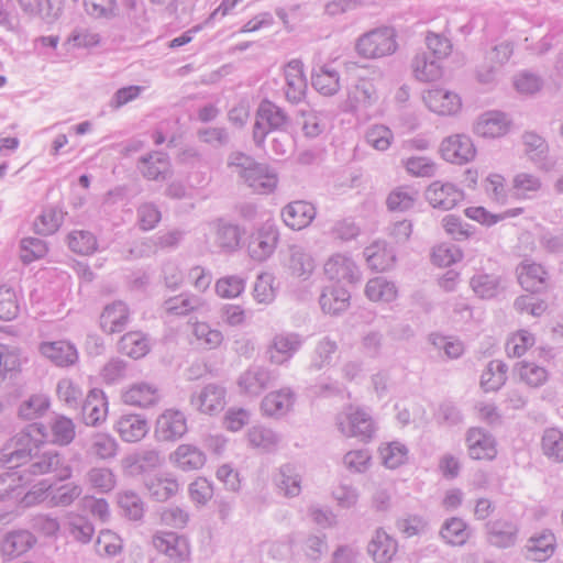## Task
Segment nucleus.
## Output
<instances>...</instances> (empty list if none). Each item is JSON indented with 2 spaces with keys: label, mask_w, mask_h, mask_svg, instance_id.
<instances>
[{
  "label": "nucleus",
  "mask_w": 563,
  "mask_h": 563,
  "mask_svg": "<svg viewBox=\"0 0 563 563\" xmlns=\"http://www.w3.org/2000/svg\"><path fill=\"white\" fill-rule=\"evenodd\" d=\"M48 473H54L56 479L63 482L71 477L73 468L56 450L42 451L38 446L19 470L0 476V499L19 498L22 492L16 482L30 484L34 477Z\"/></svg>",
  "instance_id": "obj_1"
},
{
  "label": "nucleus",
  "mask_w": 563,
  "mask_h": 563,
  "mask_svg": "<svg viewBox=\"0 0 563 563\" xmlns=\"http://www.w3.org/2000/svg\"><path fill=\"white\" fill-rule=\"evenodd\" d=\"M396 37L397 32L394 27H376L358 36L355 42V51L366 59L389 56L398 48Z\"/></svg>",
  "instance_id": "obj_2"
},
{
  "label": "nucleus",
  "mask_w": 563,
  "mask_h": 563,
  "mask_svg": "<svg viewBox=\"0 0 563 563\" xmlns=\"http://www.w3.org/2000/svg\"><path fill=\"white\" fill-rule=\"evenodd\" d=\"M43 424L30 426L26 430L16 433L10 439L0 452V463L5 466L9 472L19 470L22 464L31 456V454L40 446L36 440L32 438L31 431L36 430L44 435Z\"/></svg>",
  "instance_id": "obj_3"
},
{
  "label": "nucleus",
  "mask_w": 563,
  "mask_h": 563,
  "mask_svg": "<svg viewBox=\"0 0 563 563\" xmlns=\"http://www.w3.org/2000/svg\"><path fill=\"white\" fill-rule=\"evenodd\" d=\"M288 124L289 117L283 108L268 99L262 100L253 125L254 144L262 148L271 131H284Z\"/></svg>",
  "instance_id": "obj_4"
},
{
  "label": "nucleus",
  "mask_w": 563,
  "mask_h": 563,
  "mask_svg": "<svg viewBox=\"0 0 563 563\" xmlns=\"http://www.w3.org/2000/svg\"><path fill=\"white\" fill-rule=\"evenodd\" d=\"M153 547L173 563H187L190 547L186 537L173 531H158L152 537Z\"/></svg>",
  "instance_id": "obj_5"
},
{
  "label": "nucleus",
  "mask_w": 563,
  "mask_h": 563,
  "mask_svg": "<svg viewBox=\"0 0 563 563\" xmlns=\"http://www.w3.org/2000/svg\"><path fill=\"white\" fill-rule=\"evenodd\" d=\"M324 274L331 280L345 284H355L360 280L361 273L355 262L345 254H334L324 263Z\"/></svg>",
  "instance_id": "obj_6"
},
{
  "label": "nucleus",
  "mask_w": 563,
  "mask_h": 563,
  "mask_svg": "<svg viewBox=\"0 0 563 563\" xmlns=\"http://www.w3.org/2000/svg\"><path fill=\"white\" fill-rule=\"evenodd\" d=\"M284 92L287 101L299 103L306 98L308 84L303 74V64L299 59H291L284 68Z\"/></svg>",
  "instance_id": "obj_7"
},
{
  "label": "nucleus",
  "mask_w": 563,
  "mask_h": 563,
  "mask_svg": "<svg viewBox=\"0 0 563 563\" xmlns=\"http://www.w3.org/2000/svg\"><path fill=\"white\" fill-rule=\"evenodd\" d=\"M442 157L453 164H465L475 157L476 150L470 136L455 134L441 143Z\"/></svg>",
  "instance_id": "obj_8"
},
{
  "label": "nucleus",
  "mask_w": 563,
  "mask_h": 563,
  "mask_svg": "<svg viewBox=\"0 0 563 563\" xmlns=\"http://www.w3.org/2000/svg\"><path fill=\"white\" fill-rule=\"evenodd\" d=\"M284 265L291 276L307 280L316 268V261L306 246L292 244L288 246Z\"/></svg>",
  "instance_id": "obj_9"
},
{
  "label": "nucleus",
  "mask_w": 563,
  "mask_h": 563,
  "mask_svg": "<svg viewBox=\"0 0 563 563\" xmlns=\"http://www.w3.org/2000/svg\"><path fill=\"white\" fill-rule=\"evenodd\" d=\"M487 541L498 549H508L517 543L519 526L510 519H496L486 523Z\"/></svg>",
  "instance_id": "obj_10"
},
{
  "label": "nucleus",
  "mask_w": 563,
  "mask_h": 563,
  "mask_svg": "<svg viewBox=\"0 0 563 563\" xmlns=\"http://www.w3.org/2000/svg\"><path fill=\"white\" fill-rule=\"evenodd\" d=\"M426 199L433 208L450 210L464 199V192L451 183L433 181L426 190Z\"/></svg>",
  "instance_id": "obj_11"
},
{
  "label": "nucleus",
  "mask_w": 563,
  "mask_h": 563,
  "mask_svg": "<svg viewBox=\"0 0 563 563\" xmlns=\"http://www.w3.org/2000/svg\"><path fill=\"white\" fill-rule=\"evenodd\" d=\"M187 430L186 417L179 410L168 409L157 418L155 433L159 440H178Z\"/></svg>",
  "instance_id": "obj_12"
},
{
  "label": "nucleus",
  "mask_w": 563,
  "mask_h": 563,
  "mask_svg": "<svg viewBox=\"0 0 563 563\" xmlns=\"http://www.w3.org/2000/svg\"><path fill=\"white\" fill-rule=\"evenodd\" d=\"M347 422L338 421L339 430L346 437L360 438L363 441L372 439L375 432L374 421L368 412L357 408L346 415Z\"/></svg>",
  "instance_id": "obj_13"
},
{
  "label": "nucleus",
  "mask_w": 563,
  "mask_h": 563,
  "mask_svg": "<svg viewBox=\"0 0 563 563\" xmlns=\"http://www.w3.org/2000/svg\"><path fill=\"white\" fill-rule=\"evenodd\" d=\"M468 455L473 460H493L497 454L494 437L482 428H471L466 434Z\"/></svg>",
  "instance_id": "obj_14"
},
{
  "label": "nucleus",
  "mask_w": 563,
  "mask_h": 563,
  "mask_svg": "<svg viewBox=\"0 0 563 563\" xmlns=\"http://www.w3.org/2000/svg\"><path fill=\"white\" fill-rule=\"evenodd\" d=\"M302 473L295 463H285L279 466L274 475V484L278 494L287 498H294L301 493Z\"/></svg>",
  "instance_id": "obj_15"
},
{
  "label": "nucleus",
  "mask_w": 563,
  "mask_h": 563,
  "mask_svg": "<svg viewBox=\"0 0 563 563\" xmlns=\"http://www.w3.org/2000/svg\"><path fill=\"white\" fill-rule=\"evenodd\" d=\"M38 351L44 357L59 367L71 366L78 361V351L69 341L42 342Z\"/></svg>",
  "instance_id": "obj_16"
},
{
  "label": "nucleus",
  "mask_w": 563,
  "mask_h": 563,
  "mask_svg": "<svg viewBox=\"0 0 563 563\" xmlns=\"http://www.w3.org/2000/svg\"><path fill=\"white\" fill-rule=\"evenodd\" d=\"M316 214L314 206L303 200L291 201L282 209L284 223L292 230L307 228L316 218Z\"/></svg>",
  "instance_id": "obj_17"
},
{
  "label": "nucleus",
  "mask_w": 563,
  "mask_h": 563,
  "mask_svg": "<svg viewBox=\"0 0 563 563\" xmlns=\"http://www.w3.org/2000/svg\"><path fill=\"white\" fill-rule=\"evenodd\" d=\"M108 401L102 389H89L81 404L82 420L86 426L97 427L106 420Z\"/></svg>",
  "instance_id": "obj_18"
},
{
  "label": "nucleus",
  "mask_w": 563,
  "mask_h": 563,
  "mask_svg": "<svg viewBox=\"0 0 563 563\" xmlns=\"http://www.w3.org/2000/svg\"><path fill=\"white\" fill-rule=\"evenodd\" d=\"M137 168L148 180H165L170 174V162L166 153L151 152L140 157Z\"/></svg>",
  "instance_id": "obj_19"
},
{
  "label": "nucleus",
  "mask_w": 563,
  "mask_h": 563,
  "mask_svg": "<svg viewBox=\"0 0 563 563\" xmlns=\"http://www.w3.org/2000/svg\"><path fill=\"white\" fill-rule=\"evenodd\" d=\"M207 308V302L201 297L190 292H181L166 299L163 303L164 311L175 317H187Z\"/></svg>",
  "instance_id": "obj_20"
},
{
  "label": "nucleus",
  "mask_w": 563,
  "mask_h": 563,
  "mask_svg": "<svg viewBox=\"0 0 563 563\" xmlns=\"http://www.w3.org/2000/svg\"><path fill=\"white\" fill-rule=\"evenodd\" d=\"M423 101L432 112L441 115L454 114L461 108V98L459 95L442 88L427 91L423 96Z\"/></svg>",
  "instance_id": "obj_21"
},
{
  "label": "nucleus",
  "mask_w": 563,
  "mask_h": 563,
  "mask_svg": "<svg viewBox=\"0 0 563 563\" xmlns=\"http://www.w3.org/2000/svg\"><path fill=\"white\" fill-rule=\"evenodd\" d=\"M130 310L123 301L107 305L100 316L101 329L111 334L122 332L129 322Z\"/></svg>",
  "instance_id": "obj_22"
},
{
  "label": "nucleus",
  "mask_w": 563,
  "mask_h": 563,
  "mask_svg": "<svg viewBox=\"0 0 563 563\" xmlns=\"http://www.w3.org/2000/svg\"><path fill=\"white\" fill-rule=\"evenodd\" d=\"M278 243V232L272 225L261 229L249 244L250 256L263 262L267 260L275 251Z\"/></svg>",
  "instance_id": "obj_23"
},
{
  "label": "nucleus",
  "mask_w": 563,
  "mask_h": 563,
  "mask_svg": "<svg viewBox=\"0 0 563 563\" xmlns=\"http://www.w3.org/2000/svg\"><path fill=\"white\" fill-rule=\"evenodd\" d=\"M301 336L297 333H280L274 336L269 346V360L275 364L288 361L301 346Z\"/></svg>",
  "instance_id": "obj_24"
},
{
  "label": "nucleus",
  "mask_w": 563,
  "mask_h": 563,
  "mask_svg": "<svg viewBox=\"0 0 563 563\" xmlns=\"http://www.w3.org/2000/svg\"><path fill=\"white\" fill-rule=\"evenodd\" d=\"M351 295L341 285H331L323 288L319 302L323 312L329 314H340L350 306Z\"/></svg>",
  "instance_id": "obj_25"
},
{
  "label": "nucleus",
  "mask_w": 563,
  "mask_h": 563,
  "mask_svg": "<svg viewBox=\"0 0 563 563\" xmlns=\"http://www.w3.org/2000/svg\"><path fill=\"white\" fill-rule=\"evenodd\" d=\"M169 459L176 467L184 472L200 470L207 461L205 452L192 444H180Z\"/></svg>",
  "instance_id": "obj_26"
},
{
  "label": "nucleus",
  "mask_w": 563,
  "mask_h": 563,
  "mask_svg": "<svg viewBox=\"0 0 563 563\" xmlns=\"http://www.w3.org/2000/svg\"><path fill=\"white\" fill-rule=\"evenodd\" d=\"M190 404L202 413L217 415L225 407V389H199L190 397Z\"/></svg>",
  "instance_id": "obj_27"
},
{
  "label": "nucleus",
  "mask_w": 563,
  "mask_h": 563,
  "mask_svg": "<svg viewBox=\"0 0 563 563\" xmlns=\"http://www.w3.org/2000/svg\"><path fill=\"white\" fill-rule=\"evenodd\" d=\"M214 231V243L223 253H233L240 247L243 230L231 222L222 219L217 220Z\"/></svg>",
  "instance_id": "obj_28"
},
{
  "label": "nucleus",
  "mask_w": 563,
  "mask_h": 563,
  "mask_svg": "<svg viewBox=\"0 0 563 563\" xmlns=\"http://www.w3.org/2000/svg\"><path fill=\"white\" fill-rule=\"evenodd\" d=\"M548 273L544 267L528 260L518 267V280L522 288L530 292H538L545 288Z\"/></svg>",
  "instance_id": "obj_29"
},
{
  "label": "nucleus",
  "mask_w": 563,
  "mask_h": 563,
  "mask_svg": "<svg viewBox=\"0 0 563 563\" xmlns=\"http://www.w3.org/2000/svg\"><path fill=\"white\" fill-rule=\"evenodd\" d=\"M294 400L291 389H275L263 398L261 409L265 416L279 418L290 410Z\"/></svg>",
  "instance_id": "obj_30"
},
{
  "label": "nucleus",
  "mask_w": 563,
  "mask_h": 563,
  "mask_svg": "<svg viewBox=\"0 0 563 563\" xmlns=\"http://www.w3.org/2000/svg\"><path fill=\"white\" fill-rule=\"evenodd\" d=\"M555 545L556 539L552 531L543 530L529 538L526 545L527 558L536 562H544L553 555Z\"/></svg>",
  "instance_id": "obj_31"
},
{
  "label": "nucleus",
  "mask_w": 563,
  "mask_h": 563,
  "mask_svg": "<svg viewBox=\"0 0 563 563\" xmlns=\"http://www.w3.org/2000/svg\"><path fill=\"white\" fill-rule=\"evenodd\" d=\"M147 420L139 415H124L117 424L115 430L124 442L141 441L148 432Z\"/></svg>",
  "instance_id": "obj_32"
},
{
  "label": "nucleus",
  "mask_w": 563,
  "mask_h": 563,
  "mask_svg": "<svg viewBox=\"0 0 563 563\" xmlns=\"http://www.w3.org/2000/svg\"><path fill=\"white\" fill-rule=\"evenodd\" d=\"M397 549V541L382 529L375 532L367 547L368 553L376 563H389L396 555Z\"/></svg>",
  "instance_id": "obj_33"
},
{
  "label": "nucleus",
  "mask_w": 563,
  "mask_h": 563,
  "mask_svg": "<svg viewBox=\"0 0 563 563\" xmlns=\"http://www.w3.org/2000/svg\"><path fill=\"white\" fill-rule=\"evenodd\" d=\"M252 169L254 170H251L242 183L247 185L253 191L269 194L276 188L278 183L277 175L267 165L257 162V167H252Z\"/></svg>",
  "instance_id": "obj_34"
},
{
  "label": "nucleus",
  "mask_w": 563,
  "mask_h": 563,
  "mask_svg": "<svg viewBox=\"0 0 563 563\" xmlns=\"http://www.w3.org/2000/svg\"><path fill=\"white\" fill-rule=\"evenodd\" d=\"M508 128L509 121L505 113L489 111L478 118L475 132L484 137H499L507 133Z\"/></svg>",
  "instance_id": "obj_35"
},
{
  "label": "nucleus",
  "mask_w": 563,
  "mask_h": 563,
  "mask_svg": "<svg viewBox=\"0 0 563 563\" xmlns=\"http://www.w3.org/2000/svg\"><path fill=\"white\" fill-rule=\"evenodd\" d=\"M311 85L323 96H334L340 90V75L330 65H322L312 70Z\"/></svg>",
  "instance_id": "obj_36"
},
{
  "label": "nucleus",
  "mask_w": 563,
  "mask_h": 563,
  "mask_svg": "<svg viewBox=\"0 0 563 563\" xmlns=\"http://www.w3.org/2000/svg\"><path fill=\"white\" fill-rule=\"evenodd\" d=\"M35 542V537L27 530L11 531L4 537L2 553L9 558H15L27 552Z\"/></svg>",
  "instance_id": "obj_37"
},
{
  "label": "nucleus",
  "mask_w": 563,
  "mask_h": 563,
  "mask_svg": "<svg viewBox=\"0 0 563 563\" xmlns=\"http://www.w3.org/2000/svg\"><path fill=\"white\" fill-rule=\"evenodd\" d=\"M364 256L368 266L377 272L391 268L396 261L394 251L380 242H375L365 247Z\"/></svg>",
  "instance_id": "obj_38"
},
{
  "label": "nucleus",
  "mask_w": 563,
  "mask_h": 563,
  "mask_svg": "<svg viewBox=\"0 0 563 563\" xmlns=\"http://www.w3.org/2000/svg\"><path fill=\"white\" fill-rule=\"evenodd\" d=\"M125 465L133 474H143L158 467L163 459L158 451L154 449H145L130 454L124 460Z\"/></svg>",
  "instance_id": "obj_39"
},
{
  "label": "nucleus",
  "mask_w": 563,
  "mask_h": 563,
  "mask_svg": "<svg viewBox=\"0 0 563 563\" xmlns=\"http://www.w3.org/2000/svg\"><path fill=\"white\" fill-rule=\"evenodd\" d=\"M377 100L374 84L369 80H358L349 91L347 102L353 110H363L373 106Z\"/></svg>",
  "instance_id": "obj_40"
},
{
  "label": "nucleus",
  "mask_w": 563,
  "mask_h": 563,
  "mask_svg": "<svg viewBox=\"0 0 563 563\" xmlns=\"http://www.w3.org/2000/svg\"><path fill=\"white\" fill-rule=\"evenodd\" d=\"M440 537L452 547H461L470 539L471 530L462 518L452 517L442 525Z\"/></svg>",
  "instance_id": "obj_41"
},
{
  "label": "nucleus",
  "mask_w": 563,
  "mask_h": 563,
  "mask_svg": "<svg viewBox=\"0 0 563 563\" xmlns=\"http://www.w3.org/2000/svg\"><path fill=\"white\" fill-rule=\"evenodd\" d=\"M542 188L541 179L530 173H519L512 179L510 194L517 199H532Z\"/></svg>",
  "instance_id": "obj_42"
},
{
  "label": "nucleus",
  "mask_w": 563,
  "mask_h": 563,
  "mask_svg": "<svg viewBox=\"0 0 563 563\" xmlns=\"http://www.w3.org/2000/svg\"><path fill=\"white\" fill-rule=\"evenodd\" d=\"M119 350L123 354L139 360L150 352L148 339L141 332H128L119 341Z\"/></svg>",
  "instance_id": "obj_43"
},
{
  "label": "nucleus",
  "mask_w": 563,
  "mask_h": 563,
  "mask_svg": "<svg viewBox=\"0 0 563 563\" xmlns=\"http://www.w3.org/2000/svg\"><path fill=\"white\" fill-rule=\"evenodd\" d=\"M277 375L274 371H269L261 365L250 366L238 380L239 387H266L275 384Z\"/></svg>",
  "instance_id": "obj_44"
},
{
  "label": "nucleus",
  "mask_w": 563,
  "mask_h": 563,
  "mask_svg": "<svg viewBox=\"0 0 563 563\" xmlns=\"http://www.w3.org/2000/svg\"><path fill=\"white\" fill-rule=\"evenodd\" d=\"M365 295L372 301L391 302L397 298V287L384 277H376L367 282Z\"/></svg>",
  "instance_id": "obj_45"
},
{
  "label": "nucleus",
  "mask_w": 563,
  "mask_h": 563,
  "mask_svg": "<svg viewBox=\"0 0 563 563\" xmlns=\"http://www.w3.org/2000/svg\"><path fill=\"white\" fill-rule=\"evenodd\" d=\"M52 441L55 444L65 446L70 444L76 437V426L74 421L63 415L55 416L51 423Z\"/></svg>",
  "instance_id": "obj_46"
},
{
  "label": "nucleus",
  "mask_w": 563,
  "mask_h": 563,
  "mask_svg": "<svg viewBox=\"0 0 563 563\" xmlns=\"http://www.w3.org/2000/svg\"><path fill=\"white\" fill-rule=\"evenodd\" d=\"M470 285L482 299H492L501 290L500 277L494 274H476L471 278Z\"/></svg>",
  "instance_id": "obj_47"
},
{
  "label": "nucleus",
  "mask_w": 563,
  "mask_h": 563,
  "mask_svg": "<svg viewBox=\"0 0 563 563\" xmlns=\"http://www.w3.org/2000/svg\"><path fill=\"white\" fill-rule=\"evenodd\" d=\"M190 323L194 336L203 349L213 350L222 344L224 336L220 330L212 329L207 322L192 321L191 318Z\"/></svg>",
  "instance_id": "obj_48"
},
{
  "label": "nucleus",
  "mask_w": 563,
  "mask_h": 563,
  "mask_svg": "<svg viewBox=\"0 0 563 563\" xmlns=\"http://www.w3.org/2000/svg\"><path fill=\"white\" fill-rule=\"evenodd\" d=\"M65 213L59 207H47L36 218L34 228L36 233L49 235L55 233L64 221Z\"/></svg>",
  "instance_id": "obj_49"
},
{
  "label": "nucleus",
  "mask_w": 563,
  "mask_h": 563,
  "mask_svg": "<svg viewBox=\"0 0 563 563\" xmlns=\"http://www.w3.org/2000/svg\"><path fill=\"white\" fill-rule=\"evenodd\" d=\"M543 454L554 462H563V431L558 428L545 429L541 439Z\"/></svg>",
  "instance_id": "obj_50"
},
{
  "label": "nucleus",
  "mask_w": 563,
  "mask_h": 563,
  "mask_svg": "<svg viewBox=\"0 0 563 563\" xmlns=\"http://www.w3.org/2000/svg\"><path fill=\"white\" fill-rule=\"evenodd\" d=\"M150 496L156 501H166L177 494L179 484L174 477H156L146 483Z\"/></svg>",
  "instance_id": "obj_51"
},
{
  "label": "nucleus",
  "mask_w": 563,
  "mask_h": 563,
  "mask_svg": "<svg viewBox=\"0 0 563 563\" xmlns=\"http://www.w3.org/2000/svg\"><path fill=\"white\" fill-rule=\"evenodd\" d=\"M279 437L272 429L263 426H254L247 431V441L253 448L271 452L276 449Z\"/></svg>",
  "instance_id": "obj_52"
},
{
  "label": "nucleus",
  "mask_w": 563,
  "mask_h": 563,
  "mask_svg": "<svg viewBox=\"0 0 563 563\" xmlns=\"http://www.w3.org/2000/svg\"><path fill=\"white\" fill-rule=\"evenodd\" d=\"M86 481L91 488L101 494L111 492L117 484L114 473L108 467H91L86 474Z\"/></svg>",
  "instance_id": "obj_53"
},
{
  "label": "nucleus",
  "mask_w": 563,
  "mask_h": 563,
  "mask_svg": "<svg viewBox=\"0 0 563 563\" xmlns=\"http://www.w3.org/2000/svg\"><path fill=\"white\" fill-rule=\"evenodd\" d=\"M96 553L102 558H113L123 550L122 539L111 530H101L95 543Z\"/></svg>",
  "instance_id": "obj_54"
},
{
  "label": "nucleus",
  "mask_w": 563,
  "mask_h": 563,
  "mask_svg": "<svg viewBox=\"0 0 563 563\" xmlns=\"http://www.w3.org/2000/svg\"><path fill=\"white\" fill-rule=\"evenodd\" d=\"M49 399L44 394H34L23 400L19 407V417L33 420L42 417L49 408Z\"/></svg>",
  "instance_id": "obj_55"
},
{
  "label": "nucleus",
  "mask_w": 563,
  "mask_h": 563,
  "mask_svg": "<svg viewBox=\"0 0 563 563\" xmlns=\"http://www.w3.org/2000/svg\"><path fill=\"white\" fill-rule=\"evenodd\" d=\"M118 443L114 438L108 433H95L91 437V443L88 453L100 460H109L117 455Z\"/></svg>",
  "instance_id": "obj_56"
},
{
  "label": "nucleus",
  "mask_w": 563,
  "mask_h": 563,
  "mask_svg": "<svg viewBox=\"0 0 563 563\" xmlns=\"http://www.w3.org/2000/svg\"><path fill=\"white\" fill-rule=\"evenodd\" d=\"M412 71L420 81H433L441 76V69L437 59H429L426 53L415 56Z\"/></svg>",
  "instance_id": "obj_57"
},
{
  "label": "nucleus",
  "mask_w": 563,
  "mask_h": 563,
  "mask_svg": "<svg viewBox=\"0 0 563 563\" xmlns=\"http://www.w3.org/2000/svg\"><path fill=\"white\" fill-rule=\"evenodd\" d=\"M100 42V34L87 26H76L66 40V44L73 48H90L99 45Z\"/></svg>",
  "instance_id": "obj_58"
},
{
  "label": "nucleus",
  "mask_w": 563,
  "mask_h": 563,
  "mask_svg": "<svg viewBox=\"0 0 563 563\" xmlns=\"http://www.w3.org/2000/svg\"><path fill=\"white\" fill-rule=\"evenodd\" d=\"M122 399L128 405L147 409L158 404L161 395L158 389H126Z\"/></svg>",
  "instance_id": "obj_59"
},
{
  "label": "nucleus",
  "mask_w": 563,
  "mask_h": 563,
  "mask_svg": "<svg viewBox=\"0 0 563 563\" xmlns=\"http://www.w3.org/2000/svg\"><path fill=\"white\" fill-rule=\"evenodd\" d=\"M118 504L123 515L130 520H140L144 516V503L141 497L132 490L120 493Z\"/></svg>",
  "instance_id": "obj_60"
},
{
  "label": "nucleus",
  "mask_w": 563,
  "mask_h": 563,
  "mask_svg": "<svg viewBox=\"0 0 563 563\" xmlns=\"http://www.w3.org/2000/svg\"><path fill=\"white\" fill-rule=\"evenodd\" d=\"M82 494L81 485L67 483L49 493V504L55 507H68Z\"/></svg>",
  "instance_id": "obj_61"
},
{
  "label": "nucleus",
  "mask_w": 563,
  "mask_h": 563,
  "mask_svg": "<svg viewBox=\"0 0 563 563\" xmlns=\"http://www.w3.org/2000/svg\"><path fill=\"white\" fill-rule=\"evenodd\" d=\"M417 199V192L410 188L398 187L387 197V207L390 211L405 212L411 209Z\"/></svg>",
  "instance_id": "obj_62"
},
{
  "label": "nucleus",
  "mask_w": 563,
  "mask_h": 563,
  "mask_svg": "<svg viewBox=\"0 0 563 563\" xmlns=\"http://www.w3.org/2000/svg\"><path fill=\"white\" fill-rule=\"evenodd\" d=\"M68 246L75 253L89 255L97 250V239L89 231L76 230L68 234Z\"/></svg>",
  "instance_id": "obj_63"
},
{
  "label": "nucleus",
  "mask_w": 563,
  "mask_h": 563,
  "mask_svg": "<svg viewBox=\"0 0 563 563\" xmlns=\"http://www.w3.org/2000/svg\"><path fill=\"white\" fill-rule=\"evenodd\" d=\"M227 167L236 175L240 181H243L246 175L253 170L252 167H257V162L243 152L234 151L228 155Z\"/></svg>",
  "instance_id": "obj_64"
}]
</instances>
